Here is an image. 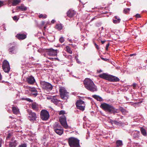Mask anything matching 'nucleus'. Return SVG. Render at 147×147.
<instances>
[{"label": "nucleus", "mask_w": 147, "mask_h": 147, "mask_svg": "<svg viewBox=\"0 0 147 147\" xmlns=\"http://www.w3.org/2000/svg\"><path fill=\"white\" fill-rule=\"evenodd\" d=\"M85 87L89 90L94 92L98 90L97 86L92 80L88 78H86L84 81Z\"/></svg>", "instance_id": "nucleus-1"}, {"label": "nucleus", "mask_w": 147, "mask_h": 147, "mask_svg": "<svg viewBox=\"0 0 147 147\" xmlns=\"http://www.w3.org/2000/svg\"><path fill=\"white\" fill-rule=\"evenodd\" d=\"M100 107L105 111H108L111 113L115 114L118 113L117 109L109 104L104 103L102 104Z\"/></svg>", "instance_id": "nucleus-2"}, {"label": "nucleus", "mask_w": 147, "mask_h": 147, "mask_svg": "<svg viewBox=\"0 0 147 147\" xmlns=\"http://www.w3.org/2000/svg\"><path fill=\"white\" fill-rule=\"evenodd\" d=\"M40 84L41 87L45 91L49 92L53 88V86L51 84L45 81H41Z\"/></svg>", "instance_id": "nucleus-3"}, {"label": "nucleus", "mask_w": 147, "mask_h": 147, "mask_svg": "<svg viewBox=\"0 0 147 147\" xmlns=\"http://www.w3.org/2000/svg\"><path fill=\"white\" fill-rule=\"evenodd\" d=\"M68 143L70 147H79V140L76 138L71 137L68 139Z\"/></svg>", "instance_id": "nucleus-4"}, {"label": "nucleus", "mask_w": 147, "mask_h": 147, "mask_svg": "<svg viewBox=\"0 0 147 147\" xmlns=\"http://www.w3.org/2000/svg\"><path fill=\"white\" fill-rule=\"evenodd\" d=\"M28 112L29 115L28 119L32 122L35 121L37 118L36 114L35 113L32 112L30 110H28Z\"/></svg>", "instance_id": "nucleus-5"}, {"label": "nucleus", "mask_w": 147, "mask_h": 147, "mask_svg": "<svg viewBox=\"0 0 147 147\" xmlns=\"http://www.w3.org/2000/svg\"><path fill=\"white\" fill-rule=\"evenodd\" d=\"M60 94L61 98L65 99L68 96V93L67 92L65 88L61 87L59 89Z\"/></svg>", "instance_id": "nucleus-6"}, {"label": "nucleus", "mask_w": 147, "mask_h": 147, "mask_svg": "<svg viewBox=\"0 0 147 147\" xmlns=\"http://www.w3.org/2000/svg\"><path fill=\"white\" fill-rule=\"evenodd\" d=\"M40 118L43 120H47L49 117L48 112L46 110H42L40 112Z\"/></svg>", "instance_id": "nucleus-7"}, {"label": "nucleus", "mask_w": 147, "mask_h": 147, "mask_svg": "<svg viewBox=\"0 0 147 147\" xmlns=\"http://www.w3.org/2000/svg\"><path fill=\"white\" fill-rule=\"evenodd\" d=\"M59 120L61 125L65 129H67L68 125L66 121V118L65 116L63 115L60 117Z\"/></svg>", "instance_id": "nucleus-8"}, {"label": "nucleus", "mask_w": 147, "mask_h": 147, "mask_svg": "<svg viewBox=\"0 0 147 147\" xmlns=\"http://www.w3.org/2000/svg\"><path fill=\"white\" fill-rule=\"evenodd\" d=\"M3 71L6 73H8L10 69L9 63L6 60H4L3 63Z\"/></svg>", "instance_id": "nucleus-9"}, {"label": "nucleus", "mask_w": 147, "mask_h": 147, "mask_svg": "<svg viewBox=\"0 0 147 147\" xmlns=\"http://www.w3.org/2000/svg\"><path fill=\"white\" fill-rule=\"evenodd\" d=\"M57 50H54L52 49H47L46 51L47 54L49 56H54L57 55Z\"/></svg>", "instance_id": "nucleus-10"}, {"label": "nucleus", "mask_w": 147, "mask_h": 147, "mask_svg": "<svg viewBox=\"0 0 147 147\" xmlns=\"http://www.w3.org/2000/svg\"><path fill=\"white\" fill-rule=\"evenodd\" d=\"M26 81L27 83L30 84H33L35 82V80L34 77L32 76H28L26 78Z\"/></svg>", "instance_id": "nucleus-11"}, {"label": "nucleus", "mask_w": 147, "mask_h": 147, "mask_svg": "<svg viewBox=\"0 0 147 147\" xmlns=\"http://www.w3.org/2000/svg\"><path fill=\"white\" fill-rule=\"evenodd\" d=\"M107 80L110 82H115L119 81V79L116 77L109 75Z\"/></svg>", "instance_id": "nucleus-12"}, {"label": "nucleus", "mask_w": 147, "mask_h": 147, "mask_svg": "<svg viewBox=\"0 0 147 147\" xmlns=\"http://www.w3.org/2000/svg\"><path fill=\"white\" fill-rule=\"evenodd\" d=\"M83 104V101L81 100H78L76 103V105L78 109L80 110H83V106L82 105Z\"/></svg>", "instance_id": "nucleus-13"}, {"label": "nucleus", "mask_w": 147, "mask_h": 147, "mask_svg": "<svg viewBox=\"0 0 147 147\" xmlns=\"http://www.w3.org/2000/svg\"><path fill=\"white\" fill-rule=\"evenodd\" d=\"M16 37L19 40H23L26 37V35L23 34L19 33L16 36Z\"/></svg>", "instance_id": "nucleus-14"}, {"label": "nucleus", "mask_w": 147, "mask_h": 147, "mask_svg": "<svg viewBox=\"0 0 147 147\" xmlns=\"http://www.w3.org/2000/svg\"><path fill=\"white\" fill-rule=\"evenodd\" d=\"M9 51L10 54H12L16 53L17 52V49L15 46H12L9 49Z\"/></svg>", "instance_id": "nucleus-15"}, {"label": "nucleus", "mask_w": 147, "mask_h": 147, "mask_svg": "<svg viewBox=\"0 0 147 147\" xmlns=\"http://www.w3.org/2000/svg\"><path fill=\"white\" fill-rule=\"evenodd\" d=\"M8 2L9 3H11L13 6H15L19 3L20 1V0H8Z\"/></svg>", "instance_id": "nucleus-16"}, {"label": "nucleus", "mask_w": 147, "mask_h": 147, "mask_svg": "<svg viewBox=\"0 0 147 147\" xmlns=\"http://www.w3.org/2000/svg\"><path fill=\"white\" fill-rule=\"evenodd\" d=\"M75 14V12L74 10L70 9L67 13V14L69 18L72 17Z\"/></svg>", "instance_id": "nucleus-17"}, {"label": "nucleus", "mask_w": 147, "mask_h": 147, "mask_svg": "<svg viewBox=\"0 0 147 147\" xmlns=\"http://www.w3.org/2000/svg\"><path fill=\"white\" fill-rule=\"evenodd\" d=\"M16 8L17 9H20L22 11H26L27 9V8L23 4H22L20 6H17Z\"/></svg>", "instance_id": "nucleus-18"}, {"label": "nucleus", "mask_w": 147, "mask_h": 147, "mask_svg": "<svg viewBox=\"0 0 147 147\" xmlns=\"http://www.w3.org/2000/svg\"><path fill=\"white\" fill-rule=\"evenodd\" d=\"M133 137L134 138H138L139 137L140 132L135 131L132 132Z\"/></svg>", "instance_id": "nucleus-19"}, {"label": "nucleus", "mask_w": 147, "mask_h": 147, "mask_svg": "<svg viewBox=\"0 0 147 147\" xmlns=\"http://www.w3.org/2000/svg\"><path fill=\"white\" fill-rule=\"evenodd\" d=\"M38 105L36 102H34L32 104V108L34 110L37 111L38 109Z\"/></svg>", "instance_id": "nucleus-20"}, {"label": "nucleus", "mask_w": 147, "mask_h": 147, "mask_svg": "<svg viewBox=\"0 0 147 147\" xmlns=\"http://www.w3.org/2000/svg\"><path fill=\"white\" fill-rule=\"evenodd\" d=\"M54 129H63L62 128L61 126L59 124L58 122H55L53 125Z\"/></svg>", "instance_id": "nucleus-21"}, {"label": "nucleus", "mask_w": 147, "mask_h": 147, "mask_svg": "<svg viewBox=\"0 0 147 147\" xmlns=\"http://www.w3.org/2000/svg\"><path fill=\"white\" fill-rule=\"evenodd\" d=\"M54 130L56 133L59 135H61L63 132V129H54Z\"/></svg>", "instance_id": "nucleus-22"}, {"label": "nucleus", "mask_w": 147, "mask_h": 147, "mask_svg": "<svg viewBox=\"0 0 147 147\" xmlns=\"http://www.w3.org/2000/svg\"><path fill=\"white\" fill-rule=\"evenodd\" d=\"M108 76V75L105 73L100 74L98 76L100 78H102L107 80Z\"/></svg>", "instance_id": "nucleus-23"}, {"label": "nucleus", "mask_w": 147, "mask_h": 147, "mask_svg": "<svg viewBox=\"0 0 147 147\" xmlns=\"http://www.w3.org/2000/svg\"><path fill=\"white\" fill-rule=\"evenodd\" d=\"M30 91L32 93V94L34 96H36L37 95V91L35 88H31Z\"/></svg>", "instance_id": "nucleus-24"}, {"label": "nucleus", "mask_w": 147, "mask_h": 147, "mask_svg": "<svg viewBox=\"0 0 147 147\" xmlns=\"http://www.w3.org/2000/svg\"><path fill=\"white\" fill-rule=\"evenodd\" d=\"M12 111L13 113L17 114L19 112V109L16 107H12Z\"/></svg>", "instance_id": "nucleus-25"}, {"label": "nucleus", "mask_w": 147, "mask_h": 147, "mask_svg": "<svg viewBox=\"0 0 147 147\" xmlns=\"http://www.w3.org/2000/svg\"><path fill=\"white\" fill-rule=\"evenodd\" d=\"M92 96L95 99L97 100V101H101L102 100V98L96 95H92Z\"/></svg>", "instance_id": "nucleus-26"}, {"label": "nucleus", "mask_w": 147, "mask_h": 147, "mask_svg": "<svg viewBox=\"0 0 147 147\" xmlns=\"http://www.w3.org/2000/svg\"><path fill=\"white\" fill-rule=\"evenodd\" d=\"M17 143L16 141L15 140L13 142H11L9 144V147H15Z\"/></svg>", "instance_id": "nucleus-27"}, {"label": "nucleus", "mask_w": 147, "mask_h": 147, "mask_svg": "<svg viewBox=\"0 0 147 147\" xmlns=\"http://www.w3.org/2000/svg\"><path fill=\"white\" fill-rule=\"evenodd\" d=\"M141 131L142 134L144 136H146L147 135L146 132V130L143 127L141 128Z\"/></svg>", "instance_id": "nucleus-28"}, {"label": "nucleus", "mask_w": 147, "mask_h": 147, "mask_svg": "<svg viewBox=\"0 0 147 147\" xmlns=\"http://www.w3.org/2000/svg\"><path fill=\"white\" fill-rule=\"evenodd\" d=\"M51 101L53 102L55 104L57 105L59 102L57 99L55 98H53L51 99Z\"/></svg>", "instance_id": "nucleus-29"}, {"label": "nucleus", "mask_w": 147, "mask_h": 147, "mask_svg": "<svg viewBox=\"0 0 147 147\" xmlns=\"http://www.w3.org/2000/svg\"><path fill=\"white\" fill-rule=\"evenodd\" d=\"M117 147H119L123 145L122 141L120 140H118L116 141Z\"/></svg>", "instance_id": "nucleus-30"}, {"label": "nucleus", "mask_w": 147, "mask_h": 147, "mask_svg": "<svg viewBox=\"0 0 147 147\" xmlns=\"http://www.w3.org/2000/svg\"><path fill=\"white\" fill-rule=\"evenodd\" d=\"M56 27L57 29L59 30L62 29L63 28L62 25L61 24H57L56 26Z\"/></svg>", "instance_id": "nucleus-31"}, {"label": "nucleus", "mask_w": 147, "mask_h": 147, "mask_svg": "<svg viewBox=\"0 0 147 147\" xmlns=\"http://www.w3.org/2000/svg\"><path fill=\"white\" fill-rule=\"evenodd\" d=\"M66 48L67 51L69 53L71 54L72 53V51H71L70 48L69 46H66Z\"/></svg>", "instance_id": "nucleus-32"}, {"label": "nucleus", "mask_w": 147, "mask_h": 147, "mask_svg": "<svg viewBox=\"0 0 147 147\" xmlns=\"http://www.w3.org/2000/svg\"><path fill=\"white\" fill-rule=\"evenodd\" d=\"M121 21V19L120 18L117 19L115 20H113V22L115 24H116L117 23H119Z\"/></svg>", "instance_id": "nucleus-33"}, {"label": "nucleus", "mask_w": 147, "mask_h": 147, "mask_svg": "<svg viewBox=\"0 0 147 147\" xmlns=\"http://www.w3.org/2000/svg\"><path fill=\"white\" fill-rule=\"evenodd\" d=\"M120 109L123 114H125L127 112L126 110L123 108L122 107H121Z\"/></svg>", "instance_id": "nucleus-34"}, {"label": "nucleus", "mask_w": 147, "mask_h": 147, "mask_svg": "<svg viewBox=\"0 0 147 147\" xmlns=\"http://www.w3.org/2000/svg\"><path fill=\"white\" fill-rule=\"evenodd\" d=\"M39 18H47V16L45 14H40L39 15Z\"/></svg>", "instance_id": "nucleus-35"}, {"label": "nucleus", "mask_w": 147, "mask_h": 147, "mask_svg": "<svg viewBox=\"0 0 147 147\" xmlns=\"http://www.w3.org/2000/svg\"><path fill=\"white\" fill-rule=\"evenodd\" d=\"M130 10V9L129 8H127L126 9H124L123 10V12L125 13H127L129 12Z\"/></svg>", "instance_id": "nucleus-36"}, {"label": "nucleus", "mask_w": 147, "mask_h": 147, "mask_svg": "<svg viewBox=\"0 0 147 147\" xmlns=\"http://www.w3.org/2000/svg\"><path fill=\"white\" fill-rule=\"evenodd\" d=\"M134 147H141L138 143H134Z\"/></svg>", "instance_id": "nucleus-37"}, {"label": "nucleus", "mask_w": 147, "mask_h": 147, "mask_svg": "<svg viewBox=\"0 0 147 147\" xmlns=\"http://www.w3.org/2000/svg\"><path fill=\"white\" fill-rule=\"evenodd\" d=\"M26 144L25 143H22L19 146V147H26Z\"/></svg>", "instance_id": "nucleus-38"}, {"label": "nucleus", "mask_w": 147, "mask_h": 147, "mask_svg": "<svg viewBox=\"0 0 147 147\" xmlns=\"http://www.w3.org/2000/svg\"><path fill=\"white\" fill-rule=\"evenodd\" d=\"M59 40L60 42L62 43L64 41V39L63 37H61L60 38Z\"/></svg>", "instance_id": "nucleus-39"}, {"label": "nucleus", "mask_w": 147, "mask_h": 147, "mask_svg": "<svg viewBox=\"0 0 147 147\" xmlns=\"http://www.w3.org/2000/svg\"><path fill=\"white\" fill-rule=\"evenodd\" d=\"M11 136V134H8L7 138H6V139H8Z\"/></svg>", "instance_id": "nucleus-40"}, {"label": "nucleus", "mask_w": 147, "mask_h": 147, "mask_svg": "<svg viewBox=\"0 0 147 147\" xmlns=\"http://www.w3.org/2000/svg\"><path fill=\"white\" fill-rule=\"evenodd\" d=\"M65 113V111H64L61 110L60 111L59 113L60 115H62Z\"/></svg>", "instance_id": "nucleus-41"}, {"label": "nucleus", "mask_w": 147, "mask_h": 147, "mask_svg": "<svg viewBox=\"0 0 147 147\" xmlns=\"http://www.w3.org/2000/svg\"><path fill=\"white\" fill-rule=\"evenodd\" d=\"M25 100H27L29 102H32V100L30 99V98H26L25 99Z\"/></svg>", "instance_id": "nucleus-42"}, {"label": "nucleus", "mask_w": 147, "mask_h": 147, "mask_svg": "<svg viewBox=\"0 0 147 147\" xmlns=\"http://www.w3.org/2000/svg\"><path fill=\"white\" fill-rule=\"evenodd\" d=\"M109 46V43H108L106 45V50H108V47Z\"/></svg>", "instance_id": "nucleus-43"}, {"label": "nucleus", "mask_w": 147, "mask_h": 147, "mask_svg": "<svg viewBox=\"0 0 147 147\" xmlns=\"http://www.w3.org/2000/svg\"><path fill=\"white\" fill-rule=\"evenodd\" d=\"M3 5V1H0V7Z\"/></svg>", "instance_id": "nucleus-44"}, {"label": "nucleus", "mask_w": 147, "mask_h": 147, "mask_svg": "<svg viewBox=\"0 0 147 147\" xmlns=\"http://www.w3.org/2000/svg\"><path fill=\"white\" fill-rule=\"evenodd\" d=\"M136 85H137V84H136V83H134V84H133L132 85V86L133 87V88L134 89H135L136 87Z\"/></svg>", "instance_id": "nucleus-45"}, {"label": "nucleus", "mask_w": 147, "mask_h": 147, "mask_svg": "<svg viewBox=\"0 0 147 147\" xmlns=\"http://www.w3.org/2000/svg\"><path fill=\"white\" fill-rule=\"evenodd\" d=\"M13 19L14 20H18L17 17L16 16H15L13 17Z\"/></svg>", "instance_id": "nucleus-46"}, {"label": "nucleus", "mask_w": 147, "mask_h": 147, "mask_svg": "<svg viewBox=\"0 0 147 147\" xmlns=\"http://www.w3.org/2000/svg\"><path fill=\"white\" fill-rule=\"evenodd\" d=\"M135 16L137 18H139L140 17V15L138 14H137L135 15Z\"/></svg>", "instance_id": "nucleus-47"}, {"label": "nucleus", "mask_w": 147, "mask_h": 147, "mask_svg": "<svg viewBox=\"0 0 147 147\" xmlns=\"http://www.w3.org/2000/svg\"><path fill=\"white\" fill-rule=\"evenodd\" d=\"M95 45L96 47V48L97 49H99V47H98V45H97L96 43H95Z\"/></svg>", "instance_id": "nucleus-48"}, {"label": "nucleus", "mask_w": 147, "mask_h": 147, "mask_svg": "<svg viewBox=\"0 0 147 147\" xmlns=\"http://www.w3.org/2000/svg\"><path fill=\"white\" fill-rule=\"evenodd\" d=\"M118 123V122L117 121L115 120H113V123L116 124Z\"/></svg>", "instance_id": "nucleus-49"}, {"label": "nucleus", "mask_w": 147, "mask_h": 147, "mask_svg": "<svg viewBox=\"0 0 147 147\" xmlns=\"http://www.w3.org/2000/svg\"><path fill=\"white\" fill-rule=\"evenodd\" d=\"M109 122L112 123V124H113V120H112L111 119H110Z\"/></svg>", "instance_id": "nucleus-50"}, {"label": "nucleus", "mask_w": 147, "mask_h": 147, "mask_svg": "<svg viewBox=\"0 0 147 147\" xmlns=\"http://www.w3.org/2000/svg\"><path fill=\"white\" fill-rule=\"evenodd\" d=\"M76 57H75V59H76V61L78 63H80V61H79V60L78 59H76Z\"/></svg>", "instance_id": "nucleus-51"}, {"label": "nucleus", "mask_w": 147, "mask_h": 147, "mask_svg": "<svg viewBox=\"0 0 147 147\" xmlns=\"http://www.w3.org/2000/svg\"><path fill=\"white\" fill-rule=\"evenodd\" d=\"M2 144V139H0V147H1Z\"/></svg>", "instance_id": "nucleus-52"}, {"label": "nucleus", "mask_w": 147, "mask_h": 147, "mask_svg": "<svg viewBox=\"0 0 147 147\" xmlns=\"http://www.w3.org/2000/svg\"><path fill=\"white\" fill-rule=\"evenodd\" d=\"M82 23H81V26H80V30H82Z\"/></svg>", "instance_id": "nucleus-53"}, {"label": "nucleus", "mask_w": 147, "mask_h": 147, "mask_svg": "<svg viewBox=\"0 0 147 147\" xmlns=\"http://www.w3.org/2000/svg\"><path fill=\"white\" fill-rule=\"evenodd\" d=\"M106 40H101V42L102 44L104 43L105 42Z\"/></svg>", "instance_id": "nucleus-54"}, {"label": "nucleus", "mask_w": 147, "mask_h": 147, "mask_svg": "<svg viewBox=\"0 0 147 147\" xmlns=\"http://www.w3.org/2000/svg\"><path fill=\"white\" fill-rule=\"evenodd\" d=\"M63 55L66 57H68V56H67L66 55L65 53Z\"/></svg>", "instance_id": "nucleus-55"}, {"label": "nucleus", "mask_w": 147, "mask_h": 147, "mask_svg": "<svg viewBox=\"0 0 147 147\" xmlns=\"http://www.w3.org/2000/svg\"><path fill=\"white\" fill-rule=\"evenodd\" d=\"M55 22V21L54 20H53L51 21V23H54Z\"/></svg>", "instance_id": "nucleus-56"}, {"label": "nucleus", "mask_w": 147, "mask_h": 147, "mask_svg": "<svg viewBox=\"0 0 147 147\" xmlns=\"http://www.w3.org/2000/svg\"><path fill=\"white\" fill-rule=\"evenodd\" d=\"M114 18L115 19H117H117L119 18H118L117 16H115Z\"/></svg>", "instance_id": "nucleus-57"}, {"label": "nucleus", "mask_w": 147, "mask_h": 147, "mask_svg": "<svg viewBox=\"0 0 147 147\" xmlns=\"http://www.w3.org/2000/svg\"><path fill=\"white\" fill-rule=\"evenodd\" d=\"M69 42H71V40H70V39H69Z\"/></svg>", "instance_id": "nucleus-58"}, {"label": "nucleus", "mask_w": 147, "mask_h": 147, "mask_svg": "<svg viewBox=\"0 0 147 147\" xmlns=\"http://www.w3.org/2000/svg\"><path fill=\"white\" fill-rule=\"evenodd\" d=\"M101 58L102 59H103V60H105V58Z\"/></svg>", "instance_id": "nucleus-59"}, {"label": "nucleus", "mask_w": 147, "mask_h": 147, "mask_svg": "<svg viewBox=\"0 0 147 147\" xmlns=\"http://www.w3.org/2000/svg\"><path fill=\"white\" fill-rule=\"evenodd\" d=\"M3 30L5 31L6 30V29L5 28H4Z\"/></svg>", "instance_id": "nucleus-60"}, {"label": "nucleus", "mask_w": 147, "mask_h": 147, "mask_svg": "<svg viewBox=\"0 0 147 147\" xmlns=\"http://www.w3.org/2000/svg\"><path fill=\"white\" fill-rule=\"evenodd\" d=\"M55 59H57V60H59V59H58V58H55Z\"/></svg>", "instance_id": "nucleus-61"}, {"label": "nucleus", "mask_w": 147, "mask_h": 147, "mask_svg": "<svg viewBox=\"0 0 147 147\" xmlns=\"http://www.w3.org/2000/svg\"><path fill=\"white\" fill-rule=\"evenodd\" d=\"M74 77H76V78H78V77H77V76H74Z\"/></svg>", "instance_id": "nucleus-62"}, {"label": "nucleus", "mask_w": 147, "mask_h": 147, "mask_svg": "<svg viewBox=\"0 0 147 147\" xmlns=\"http://www.w3.org/2000/svg\"><path fill=\"white\" fill-rule=\"evenodd\" d=\"M46 147H49L48 146V145H47V146H46Z\"/></svg>", "instance_id": "nucleus-63"}, {"label": "nucleus", "mask_w": 147, "mask_h": 147, "mask_svg": "<svg viewBox=\"0 0 147 147\" xmlns=\"http://www.w3.org/2000/svg\"><path fill=\"white\" fill-rule=\"evenodd\" d=\"M133 54H131L130 55V56H132L133 55Z\"/></svg>", "instance_id": "nucleus-64"}]
</instances>
